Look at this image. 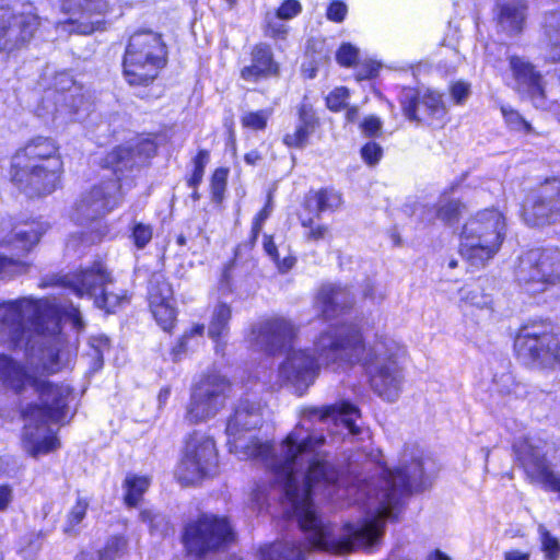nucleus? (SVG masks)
<instances>
[{
	"mask_svg": "<svg viewBox=\"0 0 560 560\" xmlns=\"http://www.w3.org/2000/svg\"><path fill=\"white\" fill-rule=\"evenodd\" d=\"M40 24L32 3H24L20 10L0 8V55L25 48L33 39Z\"/></svg>",
	"mask_w": 560,
	"mask_h": 560,
	"instance_id": "15",
	"label": "nucleus"
},
{
	"mask_svg": "<svg viewBox=\"0 0 560 560\" xmlns=\"http://www.w3.org/2000/svg\"><path fill=\"white\" fill-rule=\"evenodd\" d=\"M52 374L39 369L27 385V393L37 394L39 400L23 410V448L33 457L48 454L60 446L48 423L62 422L72 415L73 389L68 384L47 381L46 376Z\"/></svg>",
	"mask_w": 560,
	"mask_h": 560,
	"instance_id": "4",
	"label": "nucleus"
},
{
	"mask_svg": "<svg viewBox=\"0 0 560 560\" xmlns=\"http://www.w3.org/2000/svg\"><path fill=\"white\" fill-rule=\"evenodd\" d=\"M174 302L172 285L162 275H154L149 287V303H172Z\"/></svg>",
	"mask_w": 560,
	"mask_h": 560,
	"instance_id": "36",
	"label": "nucleus"
},
{
	"mask_svg": "<svg viewBox=\"0 0 560 560\" xmlns=\"http://www.w3.org/2000/svg\"><path fill=\"white\" fill-rule=\"evenodd\" d=\"M61 9L69 19L56 24L59 33L91 34L103 25L108 10L107 0H61Z\"/></svg>",
	"mask_w": 560,
	"mask_h": 560,
	"instance_id": "19",
	"label": "nucleus"
},
{
	"mask_svg": "<svg viewBox=\"0 0 560 560\" xmlns=\"http://www.w3.org/2000/svg\"><path fill=\"white\" fill-rule=\"evenodd\" d=\"M151 312L163 328V330H171L176 319V310L174 302L172 303H156V305H150Z\"/></svg>",
	"mask_w": 560,
	"mask_h": 560,
	"instance_id": "42",
	"label": "nucleus"
},
{
	"mask_svg": "<svg viewBox=\"0 0 560 560\" xmlns=\"http://www.w3.org/2000/svg\"><path fill=\"white\" fill-rule=\"evenodd\" d=\"M341 202V195L338 191L328 188L314 191L306 198V207H314L316 209L317 217L323 212L337 210Z\"/></svg>",
	"mask_w": 560,
	"mask_h": 560,
	"instance_id": "34",
	"label": "nucleus"
},
{
	"mask_svg": "<svg viewBox=\"0 0 560 560\" xmlns=\"http://www.w3.org/2000/svg\"><path fill=\"white\" fill-rule=\"evenodd\" d=\"M166 63V48L160 34L141 31L131 35L122 67L130 85L152 83Z\"/></svg>",
	"mask_w": 560,
	"mask_h": 560,
	"instance_id": "7",
	"label": "nucleus"
},
{
	"mask_svg": "<svg viewBox=\"0 0 560 560\" xmlns=\"http://www.w3.org/2000/svg\"><path fill=\"white\" fill-rule=\"evenodd\" d=\"M314 126L315 117L312 107L302 104L299 108V125L292 133L284 136L283 142L288 147L303 148L313 133Z\"/></svg>",
	"mask_w": 560,
	"mask_h": 560,
	"instance_id": "32",
	"label": "nucleus"
},
{
	"mask_svg": "<svg viewBox=\"0 0 560 560\" xmlns=\"http://www.w3.org/2000/svg\"><path fill=\"white\" fill-rule=\"evenodd\" d=\"M301 224H302V226L308 229L305 233V237L307 241L318 242L320 240L326 238V236L329 233V229L327 225H324V224L314 225L312 219L301 218Z\"/></svg>",
	"mask_w": 560,
	"mask_h": 560,
	"instance_id": "53",
	"label": "nucleus"
},
{
	"mask_svg": "<svg viewBox=\"0 0 560 560\" xmlns=\"http://www.w3.org/2000/svg\"><path fill=\"white\" fill-rule=\"evenodd\" d=\"M317 349L326 362L346 361V364L362 362L374 393L386 401H396L404 386V373L399 364L401 347L386 336L375 338L365 347L357 325L323 335Z\"/></svg>",
	"mask_w": 560,
	"mask_h": 560,
	"instance_id": "3",
	"label": "nucleus"
},
{
	"mask_svg": "<svg viewBox=\"0 0 560 560\" xmlns=\"http://www.w3.org/2000/svg\"><path fill=\"white\" fill-rule=\"evenodd\" d=\"M25 351L27 352L26 368L22 366L9 355L0 353V382L3 386L14 390L19 395L27 393V385L32 376L39 369L43 370L42 366L38 369L32 368L30 362L33 351L38 353V349L32 346L31 349Z\"/></svg>",
	"mask_w": 560,
	"mask_h": 560,
	"instance_id": "26",
	"label": "nucleus"
},
{
	"mask_svg": "<svg viewBox=\"0 0 560 560\" xmlns=\"http://www.w3.org/2000/svg\"><path fill=\"white\" fill-rule=\"evenodd\" d=\"M306 548L289 541L266 544L258 550L259 560H304ZM228 560H241L232 556Z\"/></svg>",
	"mask_w": 560,
	"mask_h": 560,
	"instance_id": "30",
	"label": "nucleus"
},
{
	"mask_svg": "<svg viewBox=\"0 0 560 560\" xmlns=\"http://www.w3.org/2000/svg\"><path fill=\"white\" fill-rule=\"evenodd\" d=\"M151 225L143 223H136L132 228V240L137 248L142 249L152 238Z\"/></svg>",
	"mask_w": 560,
	"mask_h": 560,
	"instance_id": "54",
	"label": "nucleus"
},
{
	"mask_svg": "<svg viewBox=\"0 0 560 560\" xmlns=\"http://www.w3.org/2000/svg\"><path fill=\"white\" fill-rule=\"evenodd\" d=\"M264 249L266 254L272 259V261L277 265V268L281 272L289 271L295 264V258L291 255L284 256L280 259L278 248L273 242L271 236H264Z\"/></svg>",
	"mask_w": 560,
	"mask_h": 560,
	"instance_id": "43",
	"label": "nucleus"
},
{
	"mask_svg": "<svg viewBox=\"0 0 560 560\" xmlns=\"http://www.w3.org/2000/svg\"><path fill=\"white\" fill-rule=\"evenodd\" d=\"M61 173L58 147L50 138L32 139L12 159V182L31 197L51 194L60 183Z\"/></svg>",
	"mask_w": 560,
	"mask_h": 560,
	"instance_id": "5",
	"label": "nucleus"
},
{
	"mask_svg": "<svg viewBox=\"0 0 560 560\" xmlns=\"http://www.w3.org/2000/svg\"><path fill=\"white\" fill-rule=\"evenodd\" d=\"M501 113L505 119V122L514 130H524L525 132H529L532 130V126L528 121H526L518 112L514 110L510 106H502Z\"/></svg>",
	"mask_w": 560,
	"mask_h": 560,
	"instance_id": "49",
	"label": "nucleus"
},
{
	"mask_svg": "<svg viewBox=\"0 0 560 560\" xmlns=\"http://www.w3.org/2000/svg\"><path fill=\"white\" fill-rule=\"evenodd\" d=\"M505 217L498 209H483L470 218L460 234L459 254L471 267H483L505 238Z\"/></svg>",
	"mask_w": 560,
	"mask_h": 560,
	"instance_id": "6",
	"label": "nucleus"
},
{
	"mask_svg": "<svg viewBox=\"0 0 560 560\" xmlns=\"http://www.w3.org/2000/svg\"><path fill=\"white\" fill-rule=\"evenodd\" d=\"M516 462L526 480L548 492L557 493L560 500V472L547 458L546 443L536 438H520L513 444Z\"/></svg>",
	"mask_w": 560,
	"mask_h": 560,
	"instance_id": "12",
	"label": "nucleus"
},
{
	"mask_svg": "<svg viewBox=\"0 0 560 560\" xmlns=\"http://www.w3.org/2000/svg\"><path fill=\"white\" fill-rule=\"evenodd\" d=\"M404 115L410 121L441 126L446 115L441 94L425 90L404 88L399 95Z\"/></svg>",
	"mask_w": 560,
	"mask_h": 560,
	"instance_id": "20",
	"label": "nucleus"
},
{
	"mask_svg": "<svg viewBox=\"0 0 560 560\" xmlns=\"http://www.w3.org/2000/svg\"><path fill=\"white\" fill-rule=\"evenodd\" d=\"M203 331L205 326L202 324H196L190 330L186 331L173 348L174 359H178L182 354L186 353L192 347L195 339L202 338Z\"/></svg>",
	"mask_w": 560,
	"mask_h": 560,
	"instance_id": "44",
	"label": "nucleus"
},
{
	"mask_svg": "<svg viewBox=\"0 0 560 560\" xmlns=\"http://www.w3.org/2000/svg\"><path fill=\"white\" fill-rule=\"evenodd\" d=\"M271 11L281 20L289 21L302 12V4L298 0H284L278 9Z\"/></svg>",
	"mask_w": 560,
	"mask_h": 560,
	"instance_id": "55",
	"label": "nucleus"
},
{
	"mask_svg": "<svg viewBox=\"0 0 560 560\" xmlns=\"http://www.w3.org/2000/svg\"><path fill=\"white\" fill-rule=\"evenodd\" d=\"M48 229L49 224L39 219L13 223L9 218H0V246L27 254Z\"/></svg>",
	"mask_w": 560,
	"mask_h": 560,
	"instance_id": "24",
	"label": "nucleus"
},
{
	"mask_svg": "<svg viewBox=\"0 0 560 560\" xmlns=\"http://www.w3.org/2000/svg\"><path fill=\"white\" fill-rule=\"evenodd\" d=\"M380 65L375 61L364 62L360 66L357 72V79L359 81L373 78L378 72Z\"/></svg>",
	"mask_w": 560,
	"mask_h": 560,
	"instance_id": "64",
	"label": "nucleus"
},
{
	"mask_svg": "<svg viewBox=\"0 0 560 560\" xmlns=\"http://www.w3.org/2000/svg\"><path fill=\"white\" fill-rule=\"evenodd\" d=\"M219 471V452L214 439L195 430L185 439L175 475L184 485H194Z\"/></svg>",
	"mask_w": 560,
	"mask_h": 560,
	"instance_id": "9",
	"label": "nucleus"
},
{
	"mask_svg": "<svg viewBox=\"0 0 560 560\" xmlns=\"http://www.w3.org/2000/svg\"><path fill=\"white\" fill-rule=\"evenodd\" d=\"M279 72V65L273 58L271 47L266 43H259L252 48L250 65L241 69V78L246 82H258Z\"/></svg>",
	"mask_w": 560,
	"mask_h": 560,
	"instance_id": "28",
	"label": "nucleus"
},
{
	"mask_svg": "<svg viewBox=\"0 0 560 560\" xmlns=\"http://www.w3.org/2000/svg\"><path fill=\"white\" fill-rule=\"evenodd\" d=\"M541 550L548 560H557L560 557V541L552 536L545 526L539 525Z\"/></svg>",
	"mask_w": 560,
	"mask_h": 560,
	"instance_id": "45",
	"label": "nucleus"
},
{
	"mask_svg": "<svg viewBox=\"0 0 560 560\" xmlns=\"http://www.w3.org/2000/svg\"><path fill=\"white\" fill-rule=\"evenodd\" d=\"M515 278L521 288L532 295L560 284V249L535 248L526 252L520 258Z\"/></svg>",
	"mask_w": 560,
	"mask_h": 560,
	"instance_id": "10",
	"label": "nucleus"
},
{
	"mask_svg": "<svg viewBox=\"0 0 560 560\" xmlns=\"http://www.w3.org/2000/svg\"><path fill=\"white\" fill-rule=\"evenodd\" d=\"M89 503L85 499L79 498L72 506L68 515V521L65 527L66 533H74L75 526L79 525L84 518L88 511Z\"/></svg>",
	"mask_w": 560,
	"mask_h": 560,
	"instance_id": "47",
	"label": "nucleus"
},
{
	"mask_svg": "<svg viewBox=\"0 0 560 560\" xmlns=\"http://www.w3.org/2000/svg\"><path fill=\"white\" fill-rule=\"evenodd\" d=\"M459 300L469 306L486 308L491 304V298L483 293L479 285H465L459 290Z\"/></svg>",
	"mask_w": 560,
	"mask_h": 560,
	"instance_id": "38",
	"label": "nucleus"
},
{
	"mask_svg": "<svg viewBox=\"0 0 560 560\" xmlns=\"http://www.w3.org/2000/svg\"><path fill=\"white\" fill-rule=\"evenodd\" d=\"M112 282L110 272L100 260L61 279L62 285L69 288L77 296L93 300L97 308L105 310L107 313H114L127 299L125 294L108 290Z\"/></svg>",
	"mask_w": 560,
	"mask_h": 560,
	"instance_id": "11",
	"label": "nucleus"
},
{
	"mask_svg": "<svg viewBox=\"0 0 560 560\" xmlns=\"http://www.w3.org/2000/svg\"><path fill=\"white\" fill-rule=\"evenodd\" d=\"M89 346L88 357L91 358V369L98 371L103 366L104 353L109 349V340L103 335L92 336L89 339Z\"/></svg>",
	"mask_w": 560,
	"mask_h": 560,
	"instance_id": "39",
	"label": "nucleus"
},
{
	"mask_svg": "<svg viewBox=\"0 0 560 560\" xmlns=\"http://www.w3.org/2000/svg\"><path fill=\"white\" fill-rule=\"evenodd\" d=\"M288 25L275 12L268 10L264 16L265 35L272 39H284L288 35Z\"/></svg>",
	"mask_w": 560,
	"mask_h": 560,
	"instance_id": "40",
	"label": "nucleus"
},
{
	"mask_svg": "<svg viewBox=\"0 0 560 560\" xmlns=\"http://www.w3.org/2000/svg\"><path fill=\"white\" fill-rule=\"evenodd\" d=\"M270 109H260L256 112H247L241 117V124L244 128L252 130H264L271 116Z\"/></svg>",
	"mask_w": 560,
	"mask_h": 560,
	"instance_id": "46",
	"label": "nucleus"
},
{
	"mask_svg": "<svg viewBox=\"0 0 560 560\" xmlns=\"http://www.w3.org/2000/svg\"><path fill=\"white\" fill-rule=\"evenodd\" d=\"M156 152L155 143L150 139L138 140L135 144L122 145L109 152L105 159L106 167L113 170L115 175L135 165L144 163Z\"/></svg>",
	"mask_w": 560,
	"mask_h": 560,
	"instance_id": "25",
	"label": "nucleus"
},
{
	"mask_svg": "<svg viewBox=\"0 0 560 560\" xmlns=\"http://www.w3.org/2000/svg\"><path fill=\"white\" fill-rule=\"evenodd\" d=\"M362 159L370 165L377 163L382 156V148L375 142H369L361 149Z\"/></svg>",
	"mask_w": 560,
	"mask_h": 560,
	"instance_id": "60",
	"label": "nucleus"
},
{
	"mask_svg": "<svg viewBox=\"0 0 560 560\" xmlns=\"http://www.w3.org/2000/svg\"><path fill=\"white\" fill-rule=\"evenodd\" d=\"M348 9L342 1H332L327 8L326 16L329 21L340 23L345 20Z\"/></svg>",
	"mask_w": 560,
	"mask_h": 560,
	"instance_id": "59",
	"label": "nucleus"
},
{
	"mask_svg": "<svg viewBox=\"0 0 560 560\" xmlns=\"http://www.w3.org/2000/svg\"><path fill=\"white\" fill-rule=\"evenodd\" d=\"M464 206L459 200L443 195L435 207H429L417 203L411 212V217L419 222L431 223L435 219L452 224L458 220Z\"/></svg>",
	"mask_w": 560,
	"mask_h": 560,
	"instance_id": "29",
	"label": "nucleus"
},
{
	"mask_svg": "<svg viewBox=\"0 0 560 560\" xmlns=\"http://www.w3.org/2000/svg\"><path fill=\"white\" fill-rule=\"evenodd\" d=\"M504 81L522 97H528L535 107L547 108L542 77L524 57H509V70L504 74Z\"/></svg>",
	"mask_w": 560,
	"mask_h": 560,
	"instance_id": "21",
	"label": "nucleus"
},
{
	"mask_svg": "<svg viewBox=\"0 0 560 560\" xmlns=\"http://www.w3.org/2000/svg\"><path fill=\"white\" fill-rule=\"evenodd\" d=\"M521 385L514 380V376L509 371L495 373L492 378L491 392L498 395H518Z\"/></svg>",
	"mask_w": 560,
	"mask_h": 560,
	"instance_id": "41",
	"label": "nucleus"
},
{
	"mask_svg": "<svg viewBox=\"0 0 560 560\" xmlns=\"http://www.w3.org/2000/svg\"><path fill=\"white\" fill-rule=\"evenodd\" d=\"M523 218L532 226L560 220V178H548L529 191L523 202Z\"/></svg>",
	"mask_w": 560,
	"mask_h": 560,
	"instance_id": "18",
	"label": "nucleus"
},
{
	"mask_svg": "<svg viewBox=\"0 0 560 560\" xmlns=\"http://www.w3.org/2000/svg\"><path fill=\"white\" fill-rule=\"evenodd\" d=\"M231 393L230 382L219 374L201 380L192 389L186 408L185 419L190 424L206 422L218 415L225 406Z\"/></svg>",
	"mask_w": 560,
	"mask_h": 560,
	"instance_id": "16",
	"label": "nucleus"
},
{
	"mask_svg": "<svg viewBox=\"0 0 560 560\" xmlns=\"http://www.w3.org/2000/svg\"><path fill=\"white\" fill-rule=\"evenodd\" d=\"M514 349L517 359L532 368H553L560 362V338L540 326L522 328Z\"/></svg>",
	"mask_w": 560,
	"mask_h": 560,
	"instance_id": "14",
	"label": "nucleus"
},
{
	"mask_svg": "<svg viewBox=\"0 0 560 560\" xmlns=\"http://www.w3.org/2000/svg\"><path fill=\"white\" fill-rule=\"evenodd\" d=\"M231 317V306L226 303H218L211 312L210 322L208 325L209 338H211L213 341H218L219 339L228 336Z\"/></svg>",
	"mask_w": 560,
	"mask_h": 560,
	"instance_id": "33",
	"label": "nucleus"
},
{
	"mask_svg": "<svg viewBox=\"0 0 560 560\" xmlns=\"http://www.w3.org/2000/svg\"><path fill=\"white\" fill-rule=\"evenodd\" d=\"M348 98V89L343 86L336 88L327 95L326 104L330 110L339 112L346 106Z\"/></svg>",
	"mask_w": 560,
	"mask_h": 560,
	"instance_id": "52",
	"label": "nucleus"
},
{
	"mask_svg": "<svg viewBox=\"0 0 560 560\" xmlns=\"http://www.w3.org/2000/svg\"><path fill=\"white\" fill-rule=\"evenodd\" d=\"M57 98L56 114L70 120H83L89 116L91 102L83 94V88L78 85L70 73L60 72L55 78Z\"/></svg>",
	"mask_w": 560,
	"mask_h": 560,
	"instance_id": "23",
	"label": "nucleus"
},
{
	"mask_svg": "<svg viewBox=\"0 0 560 560\" xmlns=\"http://www.w3.org/2000/svg\"><path fill=\"white\" fill-rule=\"evenodd\" d=\"M150 478L147 476H138L128 474L124 480V500L128 506H136L142 499V495L150 486Z\"/></svg>",
	"mask_w": 560,
	"mask_h": 560,
	"instance_id": "35",
	"label": "nucleus"
},
{
	"mask_svg": "<svg viewBox=\"0 0 560 560\" xmlns=\"http://www.w3.org/2000/svg\"><path fill=\"white\" fill-rule=\"evenodd\" d=\"M296 336V327L284 317H270L261 319L253 325L249 335V342L255 348L275 353Z\"/></svg>",
	"mask_w": 560,
	"mask_h": 560,
	"instance_id": "22",
	"label": "nucleus"
},
{
	"mask_svg": "<svg viewBox=\"0 0 560 560\" xmlns=\"http://www.w3.org/2000/svg\"><path fill=\"white\" fill-rule=\"evenodd\" d=\"M525 11L526 7L521 0L503 3L498 18L500 28L510 35L520 33L525 22Z\"/></svg>",
	"mask_w": 560,
	"mask_h": 560,
	"instance_id": "31",
	"label": "nucleus"
},
{
	"mask_svg": "<svg viewBox=\"0 0 560 560\" xmlns=\"http://www.w3.org/2000/svg\"><path fill=\"white\" fill-rule=\"evenodd\" d=\"M140 518L142 522L149 524L151 532H160L163 534L164 527L167 525L163 515L154 513L151 510L141 511Z\"/></svg>",
	"mask_w": 560,
	"mask_h": 560,
	"instance_id": "57",
	"label": "nucleus"
},
{
	"mask_svg": "<svg viewBox=\"0 0 560 560\" xmlns=\"http://www.w3.org/2000/svg\"><path fill=\"white\" fill-rule=\"evenodd\" d=\"M100 240H101V235L98 233L97 234L91 233L89 235L85 233H81L79 236L71 235L67 243V247L69 249L77 250L79 247V244H83L84 246H88V245H91Z\"/></svg>",
	"mask_w": 560,
	"mask_h": 560,
	"instance_id": "61",
	"label": "nucleus"
},
{
	"mask_svg": "<svg viewBox=\"0 0 560 560\" xmlns=\"http://www.w3.org/2000/svg\"><path fill=\"white\" fill-rule=\"evenodd\" d=\"M122 196L118 176L103 182L81 195L74 203L70 218L83 225L104 217L121 202Z\"/></svg>",
	"mask_w": 560,
	"mask_h": 560,
	"instance_id": "17",
	"label": "nucleus"
},
{
	"mask_svg": "<svg viewBox=\"0 0 560 560\" xmlns=\"http://www.w3.org/2000/svg\"><path fill=\"white\" fill-rule=\"evenodd\" d=\"M229 171L226 168H217L211 177V191L212 198L215 201H221L226 188Z\"/></svg>",
	"mask_w": 560,
	"mask_h": 560,
	"instance_id": "50",
	"label": "nucleus"
},
{
	"mask_svg": "<svg viewBox=\"0 0 560 560\" xmlns=\"http://www.w3.org/2000/svg\"><path fill=\"white\" fill-rule=\"evenodd\" d=\"M545 31L551 46V58L553 60H560V10L546 15Z\"/></svg>",
	"mask_w": 560,
	"mask_h": 560,
	"instance_id": "37",
	"label": "nucleus"
},
{
	"mask_svg": "<svg viewBox=\"0 0 560 560\" xmlns=\"http://www.w3.org/2000/svg\"><path fill=\"white\" fill-rule=\"evenodd\" d=\"M359 58V50L351 44H342L336 52L338 63L351 67Z\"/></svg>",
	"mask_w": 560,
	"mask_h": 560,
	"instance_id": "56",
	"label": "nucleus"
},
{
	"mask_svg": "<svg viewBox=\"0 0 560 560\" xmlns=\"http://www.w3.org/2000/svg\"><path fill=\"white\" fill-rule=\"evenodd\" d=\"M361 131L368 137H376L382 128V121L376 116L365 117L360 125Z\"/></svg>",
	"mask_w": 560,
	"mask_h": 560,
	"instance_id": "62",
	"label": "nucleus"
},
{
	"mask_svg": "<svg viewBox=\"0 0 560 560\" xmlns=\"http://www.w3.org/2000/svg\"><path fill=\"white\" fill-rule=\"evenodd\" d=\"M354 298L347 287L327 283L323 284L315 299V308L326 319H332L349 310Z\"/></svg>",
	"mask_w": 560,
	"mask_h": 560,
	"instance_id": "27",
	"label": "nucleus"
},
{
	"mask_svg": "<svg viewBox=\"0 0 560 560\" xmlns=\"http://www.w3.org/2000/svg\"><path fill=\"white\" fill-rule=\"evenodd\" d=\"M66 318L78 331L84 323L72 304H57L48 299L21 298L0 302V343L12 349H38L31 355V366L60 373L74 365L78 346L61 334Z\"/></svg>",
	"mask_w": 560,
	"mask_h": 560,
	"instance_id": "2",
	"label": "nucleus"
},
{
	"mask_svg": "<svg viewBox=\"0 0 560 560\" xmlns=\"http://www.w3.org/2000/svg\"><path fill=\"white\" fill-rule=\"evenodd\" d=\"M234 540L233 529L225 517L203 514L189 522L183 535L189 555L205 558L209 552L228 546Z\"/></svg>",
	"mask_w": 560,
	"mask_h": 560,
	"instance_id": "13",
	"label": "nucleus"
},
{
	"mask_svg": "<svg viewBox=\"0 0 560 560\" xmlns=\"http://www.w3.org/2000/svg\"><path fill=\"white\" fill-rule=\"evenodd\" d=\"M272 210H273L272 195H271V192H269L265 207L257 213V215L255 217V219L253 221L252 231L255 236L261 231L265 221L270 217Z\"/></svg>",
	"mask_w": 560,
	"mask_h": 560,
	"instance_id": "58",
	"label": "nucleus"
},
{
	"mask_svg": "<svg viewBox=\"0 0 560 560\" xmlns=\"http://www.w3.org/2000/svg\"><path fill=\"white\" fill-rule=\"evenodd\" d=\"M360 416L349 401L303 408L298 424L275 446L252 434L262 424L260 402L241 399L226 420L229 452L260 462L273 478L269 488L256 485L252 509L260 512L268 505L271 491L280 498L284 515L296 518L312 548L341 555L378 546L401 495L425 488L433 472L427 466L433 462L412 447L395 470L382 469L376 483L352 476V462L349 476L340 477L324 459L322 447L361 434Z\"/></svg>",
	"mask_w": 560,
	"mask_h": 560,
	"instance_id": "1",
	"label": "nucleus"
},
{
	"mask_svg": "<svg viewBox=\"0 0 560 560\" xmlns=\"http://www.w3.org/2000/svg\"><path fill=\"white\" fill-rule=\"evenodd\" d=\"M234 267V262H229L224 266L221 279L219 282V291L222 295H228L232 293V269Z\"/></svg>",
	"mask_w": 560,
	"mask_h": 560,
	"instance_id": "63",
	"label": "nucleus"
},
{
	"mask_svg": "<svg viewBox=\"0 0 560 560\" xmlns=\"http://www.w3.org/2000/svg\"><path fill=\"white\" fill-rule=\"evenodd\" d=\"M345 327H352V324H331L320 332L314 341V351L317 353V357L314 355L311 349H290L278 368L277 384L279 386H289L296 395L302 396L317 378L320 369V361L327 365H345L346 361L340 360L336 362H326L317 349V341L323 335L329 332L335 334L336 330L343 329Z\"/></svg>",
	"mask_w": 560,
	"mask_h": 560,
	"instance_id": "8",
	"label": "nucleus"
},
{
	"mask_svg": "<svg viewBox=\"0 0 560 560\" xmlns=\"http://www.w3.org/2000/svg\"><path fill=\"white\" fill-rule=\"evenodd\" d=\"M126 545L127 541L122 536H114L108 539L105 548L98 552L103 560H115L125 550Z\"/></svg>",
	"mask_w": 560,
	"mask_h": 560,
	"instance_id": "51",
	"label": "nucleus"
},
{
	"mask_svg": "<svg viewBox=\"0 0 560 560\" xmlns=\"http://www.w3.org/2000/svg\"><path fill=\"white\" fill-rule=\"evenodd\" d=\"M27 265L19 258L5 257L0 255V277H13L25 272Z\"/></svg>",
	"mask_w": 560,
	"mask_h": 560,
	"instance_id": "48",
	"label": "nucleus"
}]
</instances>
